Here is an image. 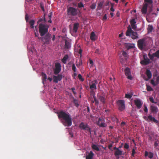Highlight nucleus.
<instances>
[{
	"instance_id": "1",
	"label": "nucleus",
	"mask_w": 159,
	"mask_h": 159,
	"mask_svg": "<svg viewBox=\"0 0 159 159\" xmlns=\"http://www.w3.org/2000/svg\"><path fill=\"white\" fill-rule=\"evenodd\" d=\"M58 117L59 119H62L63 120L62 121V122L65 126L69 127L72 125V119L69 113L61 111L58 113Z\"/></svg>"
},
{
	"instance_id": "2",
	"label": "nucleus",
	"mask_w": 159,
	"mask_h": 159,
	"mask_svg": "<svg viewBox=\"0 0 159 159\" xmlns=\"http://www.w3.org/2000/svg\"><path fill=\"white\" fill-rule=\"evenodd\" d=\"M152 0H144V5L141 10L142 13H146L147 7L150 8V12L152 11Z\"/></svg>"
},
{
	"instance_id": "3",
	"label": "nucleus",
	"mask_w": 159,
	"mask_h": 159,
	"mask_svg": "<svg viewBox=\"0 0 159 159\" xmlns=\"http://www.w3.org/2000/svg\"><path fill=\"white\" fill-rule=\"evenodd\" d=\"M128 29L126 32V35L127 36H129L133 39H136L138 38L137 33L133 31L131 29V27L130 25L128 27Z\"/></svg>"
},
{
	"instance_id": "4",
	"label": "nucleus",
	"mask_w": 159,
	"mask_h": 159,
	"mask_svg": "<svg viewBox=\"0 0 159 159\" xmlns=\"http://www.w3.org/2000/svg\"><path fill=\"white\" fill-rule=\"evenodd\" d=\"M49 26L47 25L40 24L39 25V31L41 36H43L48 32Z\"/></svg>"
},
{
	"instance_id": "5",
	"label": "nucleus",
	"mask_w": 159,
	"mask_h": 159,
	"mask_svg": "<svg viewBox=\"0 0 159 159\" xmlns=\"http://www.w3.org/2000/svg\"><path fill=\"white\" fill-rule=\"evenodd\" d=\"M118 109L120 111H123L125 109V102L124 100H119L116 102Z\"/></svg>"
},
{
	"instance_id": "6",
	"label": "nucleus",
	"mask_w": 159,
	"mask_h": 159,
	"mask_svg": "<svg viewBox=\"0 0 159 159\" xmlns=\"http://www.w3.org/2000/svg\"><path fill=\"white\" fill-rule=\"evenodd\" d=\"M79 128L81 129L85 130L91 133V129L87 124L81 122L79 126Z\"/></svg>"
},
{
	"instance_id": "7",
	"label": "nucleus",
	"mask_w": 159,
	"mask_h": 159,
	"mask_svg": "<svg viewBox=\"0 0 159 159\" xmlns=\"http://www.w3.org/2000/svg\"><path fill=\"white\" fill-rule=\"evenodd\" d=\"M67 14L68 15L75 16L77 14V9L72 7H69L67 9Z\"/></svg>"
},
{
	"instance_id": "8",
	"label": "nucleus",
	"mask_w": 159,
	"mask_h": 159,
	"mask_svg": "<svg viewBox=\"0 0 159 159\" xmlns=\"http://www.w3.org/2000/svg\"><path fill=\"white\" fill-rule=\"evenodd\" d=\"M118 56L120 58L121 61V60H122V61L123 60L122 58L123 56L124 57L125 60H126L128 59L129 56L127 52L124 50H121L120 53H119Z\"/></svg>"
},
{
	"instance_id": "9",
	"label": "nucleus",
	"mask_w": 159,
	"mask_h": 159,
	"mask_svg": "<svg viewBox=\"0 0 159 159\" xmlns=\"http://www.w3.org/2000/svg\"><path fill=\"white\" fill-rule=\"evenodd\" d=\"M98 84V81L97 80H94L89 83L90 88L92 91H93L94 89L96 90L97 89L96 85Z\"/></svg>"
},
{
	"instance_id": "10",
	"label": "nucleus",
	"mask_w": 159,
	"mask_h": 159,
	"mask_svg": "<svg viewBox=\"0 0 159 159\" xmlns=\"http://www.w3.org/2000/svg\"><path fill=\"white\" fill-rule=\"evenodd\" d=\"M51 34H47L45 36L42 38V41L44 44H48L49 43L50 39Z\"/></svg>"
},
{
	"instance_id": "11",
	"label": "nucleus",
	"mask_w": 159,
	"mask_h": 159,
	"mask_svg": "<svg viewBox=\"0 0 159 159\" xmlns=\"http://www.w3.org/2000/svg\"><path fill=\"white\" fill-rule=\"evenodd\" d=\"M143 60L141 61L140 63L142 65H147L150 63V59L147 57L146 54L143 55Z\"/></svg>"
},
{
	"instance_id": "12",
	"label": "nucleus",
	"mask_w": 159,
	"mask_h": 159,
	"mask_svg": "<svg viewBox=\"0 0 159 159\" xmlns=\"http://www.w3.org/2000/svg\"><path fill=\"white\" fill-rule=\"evenodd\" d=\"M138 45L140 49H142L146 46V43L144 39L139 40L138 41Z\"/></svg>"
},
{
	"instance_id": "13",
	"label": "nucleus",
	"mask_w": 159,
	"mask_h": 159,
	"mask_svg": "<svg viewBox=\"0 0 159 159\" xmlns=\"http://www.w3.org/2000/svg\"><path fill=\"white\" fill-rule=\"evenodd\" d=\"M61 69V66L60 63H57L55 64V68L54 70V73L57 75L60 72Z\"/></svg>"
},
{
	"instance_id": "14",
	"label": "nucleus",
	"mask_w": 159,
	"mask_h": 159,
	"mask_svg": "<svg viewBox=\"0 0 159 159\" xmlns=\"http://www.w3.org/2000/svg\"><path fill=\"white\" fill-rule=\"evenodd\" d=\"M125 75L127 76V78L129 80H132V77L130 75V69L128 67H126L125 69Z\"/></svg>"
},
{
	"instance_id": "15",
	"label": "nucleus",
	"mask_w": 159,
	"mask_h": 159,
	"mask_svg": "<svg viewBox=\"0 0 159 159\" xmlns=\"http://www.w3.org/2000/svg\"><path fill=\"white\" fill-rule=\"evenodd\" d=\"M62 75L61 74H58L57 76H54L53 77V82L57 83L58 81H60L62 80Z\"/></svg>"
},
{
	"instance_id": "16",
	"label": "nucleus",
	"mask_w": 159,
	"mask_h": 159,
	"mask_svg": "<svg viewBox=\"0 0 159 159\" xmlns=\"http://www.w3.org/2000/svg\"><path fill=\"white\" fill-rule=\"evenodd\" d=\"M124 46L127 49H133L135 47V44L131 43H125Z\"/></svg>"
},
{
	"instance_id": "17",
	"label": "nucleus",
	"mask_w": 159,
	"mask_h": 159,
	"mask_svg": "<svg viewBox=\"0 0 159 159\" xmlns=\"http://www.w3.org/2000/svg\"><path fill=\"white\" fill-rule=\"evenodd\" d=\"M135 104L136 105L138 109L141 108L143 103L139 99H137L134 100Z\"/></svg>"
},
{
	"instance_id": "18",
	"label": "nucleus",
	"mask_w": 159,
	"mask_h": 159,
	"mask_svg": "<svg viewBox=\"0 0 159 159\" xmlns=\"http://www.w3.org/2000/svg\"><path fill=\"white\" fill-rule=\"evenodd\" d=\"M130 22L132 28L134 30H136V29L137 27L135 25L136 22L135 21V19H132L130 20Z\"/></svg>"
},
{
	"instance_id": "19",
	"label": "nucleus",
	"mask_w": 159,
	"mask_h": 159,
	"mask_svg": "<svg viewBox=\"0 0 159 159\" xmlns=\"http://www.w3.org/2000/svg\"><path fill=\"white\" fill-rule=\"evenodd\" d=\"M65 48L66 49H70L71 47L70 41L69 40H65Z\"/></svg>"
},
{
	"instance_id": "20",
	"label": "nucleus",
	"mask_w": 159,
	"mask_h": 159,
	"mask_svg": "<svg viewBox=\"0 0 159 159\" xmlns=\"http://www.w3.org/2000/svg\"><path fill=\"white\" fill-rule=\"evenodd\" d=\"M114 155L115 156H119L122 155H124L123 151L120 150L119 149L115 151Z\"/></svg>"
},
{
	"instance_id": "21",
	"label": "nucleus",
	"mask_w": 159,
	"mask_h": 159,
	"mask_svg": "<svg viewBox=\"0 0 159 159\" xmlns=\"http://www.w3.org/2000/svg\"><path fill=\"white\" fill-rule=\"evenodd\" d=\"M97 38V36L96 35L94 32H92L90 34V39L92 41H95Z\"/></svg>"
},
{
	"instance_id": "22",
	"label": "nucleus",
	"mask_w": 159,
	"mask_h": 159,
	"mask_svg": "<svg viewBox=\"0 0 159 159\" xmlns=\"http://www.w3.org/2000/svg\"><path fill=\"white\" fill-rule=\"evenodd\" d=\"M151 111L152 113H157L158 111V109L157 107L151 106L150 107Z\"/></svg>"
},
{
	"instance_id": "23",
	"label": "nucleus",
	"mask_w": 159,
	"mask_h": 159,
	"mask_svg": "<svg viewBox=\"0 0 159 159\" xmlns=\"http://www.w3.org/2000/svg\"><path fill=\"white\" fill-rule=\"evenodd\" d=\"M146 74L148 78V79H146V80H148L151 78L152 76V73L149 70L147 69L146 71Z\"/></svg>"
},
{
	"instance_id": "24",
	"label": "nucleus",
	"mask_w": 159,
	"mask_h": 159,
	"mask_svg": "<svg viewBox=\"0 0 159 159\" xmlns=\"http://www.w3.org/2000/svg\"><path fill=\"white\" fill-rule=\"evenodd\" d=\"M94 155L92 151H90L88 155L86 157V159H93Z\"/></svg>"
},
{
	"instance_id": "25",
	"label": "nucleus",
	"mask_w": 159,
	"mask_h": 159,
	"mask_svg": "<svg viewBox=\"0 0 159 159\" xmlns=\"http://www.w3.org/2000/svg\"><path fill=\"white\" fill-rule=\"evenodd\" d=\"M148 120L153 121L155 123H158V121L156 120L154 117H152L151 115H149L148 116Z\"/></svg>"
},
{
	"instance_id": "26",
	"label": "nucleus",
	"mask_w": 159,
	"mask_h": 159,
	"mask_svg": "<svg viewBox=\"0 0 159 159\" xmlns=\"http://www.w3.org/2000/svg\"><path fill=\"white\" fill-rule=\"evenodd\" d=\"M97 124L100 127H106L107 125L104 123V122H99L98 121Z\"/></svg>"
},
{
	"instance_id": "27",
	"label": "nucleus",
	"mask_w": 159,
	"mask_h": 159,
	"mask_svg": "<svg viewBox=\"0 0 159 159\" xmlns=\"http://www.w3.org/2000/svg\"><path fill=\"white\" fill-rule=\"evenodd\" d=\"M41 75L42 77L43 83V84H44V82L46 81V80L47 79V75L45 73H44L43 72H42L41 73Z\"/></svg>"
},
{
	"instance_id": "28",
	"label": "nucleus",
	"mask_w": 159,
	"mask_h": 159,
	"mask_svg": "<svg viewBox=\"0 0 159 159\" xmlns=\"http://www.w3.org/2000/svg\"><path fill=\"white\" fill-rule=\"evenodd\" d=\"M79 25V24L78 23L74 24L73 29V31L74 32L76 33L77 32Z\"/></svg>"
},
{
	"instance_id": "29",
	"label": "nucleus",
	"mask_w": 159,
	"mask_h": 159,
	"mask_svg": "<svg viewBox=\"0 0 159 159\" xmlns=\"http://www.w3.org/2000/svg\"><path fill=\"white\" fill-rule=\"evenodd\" d=\"M68 58V55H66L63 58L61 59V61L64 64H66V61Z\"/></svg>"
},
{
	"instance_id": "30",
	"label": "nucleus",
	"mask_w": 159,
	"mask_h": 159,
	"mask_svg": "<svg viewBox=\"0 0 159 159\" xmlns=\"http://www.w3.org/2000/svg\"><path fill=\"white\" fill-rule=\"evenodd\" d=\"M91 147L93 149L97 151H99L100 149L96 145L92 144L91 145Z\"/></svg>"
},
{
	"instance_id": "31",
	"label": "nucleus",
	"mask_w": 159,
	"mask_h": 159,
	"mask_svg": "<svg viewBox=\"0 0 159 159\" xmlns=\"http://www.w3.org/2000/svg\"><path fill=\"white\" fill-rule=\"evenodd\" d=\"M98 98L99 100L101 102H102L103 104L105 103V98L104 97H103V96H100V97H99Z\"/></svg>"
},
{
	"instance_id": "32",
	"label": "nucleus",
	"mask_w": 159,
	"mask_h": 159,
	"mask_svg": "<svg viewBox=\"0 0 159 159\" xmlns=\"http://www.w3.org/2000/svg\"><path fill=\"white\" fill-rule=\"evenodd\" d=\"M111 120L113 121L116 122L117 123L119 122L118 119L114 116L111 117Z\"/></svg>"
},
{
	"instance_id": "33",
	"label": "nucleus",
	"mask_w": 159,
	"mask_h": 159,
	"mask_svg": "<svg viewBox=\"0 0 159 159\" xmlns=\"http://www.w3.org/2000/svg\"><path fill=\"white\" fill-rule=\"evenodd\" d=\"M73 102L75 104V106L77 107H78L79 105L78 103V101L76 99H74L73 101Z\"/></svg>"
},
{
	"instance_id": "34",
	"label": "nucleus",
	"mask_w": 159,
	"mask_h": 159,
	"mask_svg": "<svg viewBox=\"0 0 159 159\" xmlns=\"http://www.w3.org/2000/svg\"><path fill=\"white\" fill-rule=\"evenodd\" d=\"M93 98L94 101H93V102L94 103V102H95V104L97 105H98L99 104L98 101L96 97L95 96H93Z\"/></svg>"
},
{
	"instance_id": "35",
	"label": "nucleus",
	"mask_w": 159,
	"mask_h": 159,
	"mask_svg": "<svg viewBox=\"0 0 159 159\" xmlns=\"http://www.w3.org/2000/svg\"><path fill=\"white\" fill-rule=\"evenodd\" d=\"M148 56L150 59L152 60H153L154 57H155L153 53L151 54L150 53H149L148 54Z\"/></svg>"
},
{
	"instance_id": "36",
	"label": "nucleus",
	"mask_w": 159,
	"mask_h": 159,
	"mask_svg": "<svg viewBox=\"0 0 159 159\" xmlns=\"http://www.w3.org/2000/svg\"><path fill=\"white\" fill-rule=\"evenodd\" d=\"M132 94L129 93H126L125 95V97L127 98L130 99L132 97Z\"/></svg>"
},
{
	"instance_id": "37",
	"label": "nucleus",
	"mask_w": 159,
	"mask_h": 159,
	"mask_svg": "<svg viewBox=\"0 0 159 159\" xmlns=\"http://www.w3.org/2000/svg\"><path fill=\"white\" fill-rule=\"evenodd\" d=\"M34 20H31L30 22V26L31 28H34Z\"/></svg>"
},
{
	"instance_id": "38",
	"label": "nucleus",
	"mask_w": 159,
	"mask_h": 159,
	"mask_svg": "<svg viewBox=\"0 0 159 159\" xmlns=\"http://www.w3.org/2000/svg\"><path fill=\"white\" fill-rule=\"evenodd\" d=\"M72 68L74 72H76V67L75 64H72Z\"/></svg>"
},
{
	"instance_id": "39",
	"label": "nucleus",
	"mask_w": 159,
	"mask_h": 159,
	"mask_svg": "<svg viewBox=\"0 0 159 159\" xmlns=\"http://www.w3.org/2000/svg\"><path fill=\"white\" fill-rule=\"evenodd\" d=\"M153 27L152 25H148V32H151L153 30Z\"/></svg>"
},
{
	"instance_id": "40",
	"label": "nucleus",
	"mask_w": 159,
	"mask_h": 159,
	"mask_svg": "<svg viewBox=\"0 0 159 159\" xmlns=\"http://www.w3.org/2000/svg\"><path fill=\"white\" fill-rule=\"evenodd\" d=\"M147 86V90L148 91H150L153 90L152 88L150 86L146 85Z\"/></svg>"
},
{
	"instance_id": "41",
	"label": "nucleus",
	"mask_w": 159,
	"mask_h": 159,
	"mask_svg": "<svg viewBox=\"0 0 159 159\" xmlns=\"http://www.w3.org/2000/svg\"><path fill=\"white\" fill-rule=\"evenodd\" d=\"M78 77L79 80L83 82L84 80V79L82 78L81 74H79L78 75Z\"/></svg>"
},
{
	"instance_id": "42",
	"label": "nucleus",
	"mask_w": 159,
	"mask_h": 159,
	"mask_svg": "<svg viewBox=\"0 0 159 159\" xmlns=\"http://www.w3.org/2000/svg\"><path fill=\"white\" fill-rule=\"evenodd\" d=\"M155 57H157V58H159V50H157V51L155 53H154Z\"/></svg>"
},
{
	"instance_id": "43",
	"label": "nucleus",
	"mask_w": 159,
	"mask_h": 159,
	"mask_svg": "<svg viewBox=\"0 0 159 159\" xmlns=\"http://www.w3.org/2000/svg\"><path fill=\"white\" fill-rule=\"evenodd\" d=\"M114 142H112L111 143L109 144V145L108 146V148L109 149L111 150V151H113V150L112 149L111 147L113 146Z\"/></svg>"
},
{
	"instance_id": "44",
	"label": "nucleus",
	"mask_w": 159,
	"mask_h": 159,
	"mask_svg": "<svg viewBox=\"0 0 159 159\" xmlns=\"http://www.w3.org/2000/svg\"><path fill=\"white\" fill-rule=\"evenodd\" d=\"M126 123L125 122H122L120 124L121 128L124 129H125L124 126L125 125Z\"/></svg>"
},
{
	"instance_id": "45",
	"label": "nucleus",
	"mask_w": 159,
	"mask_h": 159,
	"mask_svg": "<svg viewBox=\"0 0 159 159\" xmlns=\"http://www.w3.org/2000/svg\"><path fill=\"white\" fill-rule=\"evenodd\" d=\"M103 4V3L102 2H100L98 5V8L99 9H100L101 7H102Z\"/></svg>"
},
{
	"instance_id": "46",
	"label": "nucleus",
	"mask_w": 159,
	"mask_h": 159,
	"mask_svg": "<svg viewBox=\"0 0 159 159\" xmlns=\"http://www.w3.org/2000/svg\"><path fill=\"white\" fill-rule=\"evenodd\" d=\"M82 62L81 59L79 60V64H76V66L78 67H79L80 66H82Z\"/></svg>"
},
{
	"instance_id": "47",
	"label": "nucleus",
	"mask_w": 159,
	"mask_h": 159,
	"mask_svg": "<svg viewBox=\"0 0 159 159\" xmlns=\"http://www.w3.org/2000/svg\"><path fill=\"white\" fill-rule=\"evenodd\" d=\"M153 154L152 152H149L148 153V157L150 158H152L153 157Z\"/></svg>"
},
{
	"instance_id": "48",
	"label": "nucleus",
	"mask_w": 159,
	"mask_h": 159,
	"mask_svg": "<svg viewBox=\"0 0 159 159\" xmlns=\"http://www.w3.org/2000/svg\"><path fill=\"white\" fill-rule=\"evenodd\" d=\"M151 83L154 86H156L157 84V83L156 84L154 80H151Z\"/></svg>"
},
{
	"instance_id": "49",
	"label": "nucleus",
	"mask_w": 159,
	"mask_h": 159,
	"mask_svg": "<svg viewBox=\"0 0 159 159\" xmlns=\"http://www.w3.org/2000/svg\"><path fill=\"white\" fill-rule=\"evenodd\" d=\"M104 121H105L104 119L103 118L100 117L98 119V121L101 122H104Z\"/></svg>"
},
{
	"instance_id": "50",
	"label": "nucleus",
	"mask_w": 159,
	"mask_h": 159,
	"mask_svg": "<svg viewBox=\"0 0 159 159\" xmlns=\"http://www.w3.org/2000/svg\"><path fill=\"white\" fill-rule=\"evenodd\" d=\"M144 111L145 112L147 113L148 112V109L147 106L145 105H144Z\"/></svg>"
},
{
	"instance_id": "51",
	"label": "nucleus",
	"mask_w": 159,
	"mask_h": 159,
	"mask_svg": "<svg viewBox=\"0 0 159 159\" xmlns=\"http://www.w3.org/2000/svg\"><path fill=\"white\" fill-rule=\"evenodd\" d=\"M96 4H93L90 6V7L92 9H94L96 7Z\"/></svg>"
},
{
	"instance_id": "52",
	"label": "nucleus",
	"mask_w": 159,
	"mask_h": 159,
	"mask_svg": "<svg viewBox=\"0 0 159 159\" xmlns=\"http://www.w3.org/2000/svg\"><path fill=\"white\" fill-rule=\"evenodd\" d=\"M124 147L125 148L127 149L129 148V145L127 143H125L124 145Z\"/></svg>"
},
{
	"instance_id": "53",
	"label": "nucleus",
	"mask_w": 159,
	"mask_h": 159,
	"mask_svg": "<svg viewBox=\"0 0 159 159\" xmlns=\"http://www.w3.org/2000/svg\"><path fill=\"white\" fill-rule=\"evenodd\" d=\"M71 90H72V92L74 94V95H75L76 94V92L75 91V88L74 87H73V88H72L71 89Z\"/></svg>"
},
{
	"instance_id": "54",
	"label": "nucleus",
	"mask_w": 159,
	"mask_h": 159,
	"mask_svg": "<svg viewBox=\"0 0 159 159\" xmlns=\"http://www.w3.org/2000/svg\"><path fill=\"white\" fill-rule=\"evenodd\" d=\"M40 7H41V8L42 9V10L43 11H44L45 10H44V6L42 4H41V3L40 4Z\"/></svg>"
},
{
	"instance_id": "55",
	"label": "nucleus",
	"mask_w": 159,
	"mask_h": 159,
	"mask_svg": "<svg viewBox=\"0 0 159 159\" xmlns=\"http://www.w3.org/2000/svg\"><path fill=\"white\" fill-rule=\"evenodd\" d=\"M158 144V141H156L154 143V146L155 147H157Z\"/></svg>"
},
{
	"instance_id": "56",
	"label": "nucleus",
	"mask_w": 159,
	"mask_h": 159,
	"mask_svg": "<svg viewBox=\"0 0 159 159\" xmlns=\"http://www.w3.org/2000/svg\"><path fill=\"white\" fill-rule=\"evenodd\" d=\"M149 99L150 101L153 103H156V102H154V99L152 98H149Z\"/></svg>"
},
{
	"instance_id": "57",
	"label": "nucleus",
	"mask_w": 159,
	"mask_h": 159,
	"mask_svg": "<svg viewBox=\"0 0 159 159\" xmlns=\"http://www.w3.org/2000/svg\"><path fill=\"white\" fill-rule=\"evenodd\" d=\"M135 153V150L134 149H133L132 150V155L133 156Z\"/></svg>"
},
{
	"instance_id": "58",
	"label": "nucleus",
	"mask_w": 159,
	"mask_h": 159,
	"mask_svg": "<svg viewBox=\"0 0 159 159\" xmlns=\"http://www.w3.org/2000/svg\"><path fill=\"white\" fill-rule=\"evenodd\" d=\"M78 6L80 7H81L84 6V5L82 3H80L78 4Z\"/></svg>"
},
{
	"instance_id": "59",
	"label": "nucleus",
	"mask_w": 159,
	"mask_h": 159,
	"mask_svg": "<svg viewBox=\"0 0 159 159\" xmlns=\"http://www.w3.org/2000/svg\"><path fill=\"white\" fill-rule=\"evenodd\" d=\"M52 16V12H51L48 14V16L49 19L50 20L51 19Z\"/></svg>"
},
{
	"instance_id": "60",
	"label": "nucleus",
	"mask_w": 159,
	"mask_h": 159,
	"mask_svg": "<svg viewBox=\"0 0 159 159\" xmlns=\"http://www.w3.org/2000/svg\"><path fill=\"white\" fill-rule=\"evenodd\" d=\"M69 134L70 135V136L72 138L73 137L74 135L73 134V133L72 132H70L69 133Z\"/></svg>"
},
{
	"instance_id": "61",
	"label": "nucleus",
	"mask_w": 159,
	"mask_h": 159,
	"mask_svg": "<svg viewBox=\"0 0 159 159\" xmlns=\"http://www.w3.org/2000/svg\"><path fill=\"white\" fill-rule=\"evenodd\" d=\"M143 118L145 120L148 121V117H147V116H144L143 117Z\"/></svg>"
},
{
	"instance_id": "62",
	"label": "nucleus",
	"mask_w": 159,
	"mask_h": 159,
	"mask_svg": "<svg viewBox=\"0 0 159 159\" xmlns=\"http://www.w3.org/2000/svg\"><path fill=\"white\" fill-rule=\"evenodd\" d=\"M35 36L38 37L39 39H40V38H41L39 36V34H36L35 32Z\"/></svg>"
},
{
	"instance_id": "63",
	"label": "nucleus",
	"mask_w": 159,
	"mask_h": 159,
	"mask_svg": "<svg viewBox=\"0 0 159 159\" xmlns=\"http://www.w3.org/2000/svg\"><path fill=\"white\" fill-rule=\"evenodd\" d=\"M148 152L147 151H145V156L146 157L147 156H148Z\"/></svg>"
},
{
	"instance_id": "64",
	"label": "nucleus",
	"mask_w": 159,
	"mask_h": 159,
	"mask_svg": "<svg viewBox=\"0 0 159 159\" xmlns=\"http://www.w3.org/2000/svg\"><path fill=\"white\" fill-rule=\"evenodd\" d=\"M159 82V76L157 77V78L156 79V82L157 83V84Z\"/></svg>"
}]
</instances>
